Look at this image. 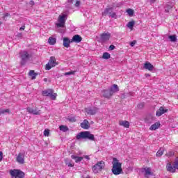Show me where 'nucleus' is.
<instances>
[{
  "instance_id": "f257e3e1",
  "label": "nucleus",
  "mask_w": 178,
  "mask_h": 178,
  "mask_svg": "<svg viewBox=\"0 0 178 178\" xmlns=\"http://www.w3.org/2000/svg\"><path fill=\"white\" fill-rule=\"evenodd\" d=\"M113 168H112V173L115 176L118 175H120L123 173V169L122 168V163H120L119 160L117 158L113 159Z\"/></svg>"
},
{
  "instance_id": "f03ea898",
  "label": "nucleus",
  "mask_w": 178,
  "mask_h": 178,
  "mask_svg": "<svg viewBox=\"0 0 178 178\" xmlns=\"http://www.w3.org/2000/svg\"><path fill=\"white\" fill-rule=\"evenodd\" d=\"M19 58L21 66H24L27 62H30L33 59V55L27 51H22L19 53Z\"/></svg>"
},
{
  "instance_id": "7ed1b4c3",
  "label": "nucleus",
  "mask_w": 178,
  "mask_h": 178,
  "mask_svg": "<svg viewBox=\"0 0 178 178\" xmlns=\"http://www.w3.org/2000/svg\"><path fill=\"white\" fill-rule=\"evenodd\" d=\"M76 140H90V141H95V138L94 134L88 131H81L76 135Z\"/></svg>"
},
{
  "instance_id": "20e7f679",
  "label": "nucleus",
  "mask_w": 178,
  "mask_h": 178,
  "mask_svg": "<svg viewBox=\"0 0 178 178\" xmlns=\"http://www.w3.org/2000/svg\"><path fill=\"white\" fill-rule=\"evenodd\" d=\"M105 169V162L104 161H98L95 165L92 166V170L95 174L102 172Z\"/></svg>"
},
{
  "instance_id": "39448f33",
  "label": "nucleus",
  "mask_w": 178,
  "mask_h": 178,
  "mask_svg": "<svg viewBox=\"0 0 178 178\" xmlns=\"http://www.w3.org/2000/svg\"><path fill=\"white\" fill-rule=\"evenodd\" d=\"M42 95H43V97H49L53 101H55V99H56V97H58V94L54 93V90L52 89L43 90L42 92Z\"/></svg>"
},
{
  "instance_id": "423d86ee",
  "label": "nucleus",
  "mask_w": 178,
  "mask_h": 178,
  "mask_svg": "<svg viewBox=\"0 0 178 178\" xmlns=\"http://www.w3.org/2000/svg\"><path fill=\"white\" fill-rule=\"evenodd\" d=\"M111 17L112 19H118V15L116 13L113 12V8H105L104 11L102 13L103 16H107Z\"/></svg>"
},
{
  "instance_id": "0eeeda50",
  "label": "nucleus",
  "mask_w": 178,
  "mask_h": 178,
  "mask_svg": "<svg viewBox=\"0 0 178 178\" xmlns=\"http://www.w3.org/2000/svg\"><path fill=\"white\" fill-rule=\"evenodd\" d=\"M10 175L15 178H24V172L20 170H10Z\"/></svg>"
},
{
  "instance_id": "6e6552de",
  "label": "nucleus",
  "mask_w": 178,
  "mask_h": 178,
  "mask_svg": "<svg viewBox=\"0 0 178 178\" xmlns=\"http://www.w3.org/2000/svg\"><path fill=\"white\" fill-rule=\"evenodd\" d=\"M109 40H111V33L108 32L103 33L100 34L99 42H101V44H106Z\"/></svg>"
},
{
  "instance_id": "1a4fd4ad",
  "label": "nucleus",
  "mask_w": 178,
  "mask_h": 178,
  "mask_svg": "<svg viewBox=\"0 0 178 178\" xmlns=\"http://www.w3.org/2000/svg\"><path fill=\"white\" fill-rule=\"evenodd\" d=\"M57 65L58 62H56V58L51 56L49 60V63L46 65L45 69L46 70H51L52 67H55V66H57Z\"/></svg>"
},
{
  "instance_id": "9d476101",
  "label": "nucleus",
  "mask_w": 178,
  "mask_h": 178,
  "mask_svg": "<svg viewBox=\"0 0 178 178\" xmlns=\"http://www.w3.org/2000/svg\"><path fill=\"white\" fill-rule=\"evenodd\" d=\"M65 17H66V15H60L58 17V23L56 24V27H58V28L65 27V24L66 23V19H65Z\"/></svg>"
},
{
  "instance_id": "9b49d317",
  "label": "nucleus",
  "mask_w": 178,
  "mask_h": 178,
  "mask_svg": "<svg viewBox=\"0 0 178 178\" xmlns=\"http://www.w3.org/2000/svg\"><path fill=\"white\" fill-rule=\"evenodd\" d=\"M85 111L88 115H95L97 112H98V108L97 107H93V108H85Z\"/></svg>"
},
{
  "instance_id": "f8f14e48",
  "label": "nucleus",
  "mask_w": 178,
  "mask_h": 178,
  "mask_svg": "<svg viewBox=\"0 0 178 178\" xmlns=\"http://www.w3.org/2000/svg\"><path fill=\"white\" fill-rule=\"evenodd\" d=\"M16 161L21 165L24 164V153H19L16 158Z\"/></svg>"
},
{
  "instance_id": "ddd939ff",
  "label": "nucleus",
  "mask_w": 178,
  "mask_h": 178,
  "mask_svg": "<svg viewBox=\"0 0 178 178\" xmlns=\"http://www.w3.org/2000/svg\"><path fill=\"white\" fill-rule=\"evenodd\" d=\"M27 112L29 113H32L33 115H41V110H38L37 108H31L30 107H28L26 108Z\"/></svg>"
},
{
  "instance_id": "4468645a",
  "label": "nucleus",
  "mask_w": 178,
  "mask_h": 178,
  "mask_svg": "<svg viewBox=\"0 0 178 178\" xmlns=\"http://www.w3.org/2000/svg\"><path fill=\"white\" fill-rule=\"evenodd\" d=\"M102 95L104 98H107V99H110V98L113 96L111 90H104L102 91Z\"/></svg>"
},
{
  "instance_id": "2eb2a0df",
  "label": "nucleus",
  "mask_w": 178,
  "mask_h": 178,
  "mask_svg": "<svg viewBox=\"0 0 178 178\" xmlns=\"http://www.w3.org/2000/svg\"><path fill=\"white\" fill-rule=\"evenodd\" d=\"M168 112V109H165L163 106H161L159 110L156 111V116H162L164 113H166Z\"/></svg>"
},
{
  "instance_id": "dca6fc26",
  "label": "nucleus",
  "mask_w": 178,
  "mask_h": 178,
  "mask_svg": "<svg viewBox=\"0 0 178 178\" xmlns=\"http://www.w3.org/2000/svg\"><path fill=\"white\" fill-rule=\"evenodd\" d=\"M110 92H111V95H113V94H115V92H118L119 91V86L116 84L112 85L111 87L109 88Z\"/></svg>"
},
{
  "instance_id": "f3484780",
  "label": "nucleus",
  "mask_w": 178,
  "mask_h": 178,
  "mask_svg": "<svg viewBox=\"0 0 178 178\" xmlns=\"http://www.w3.org/2000/svg\"><path fill=\"white\" fill-rule=\"evenodd\" d=\"M166 169L168 172H170L171 173H175V172H176L177 168L175 167V165H173V164L172 165V163H167Z\"/></svg>"
},
{
  "instance_id": "a211bd4d",
  "label": "nucleus",
  "mask_w": 178,
  "mask_h": 178,
  "mask_svg": "<svg viewBox=\"0 0 178 178\" xmlns=\"http://www.w3.org/2000/svg\"><path fill=\"white\" fill-rule=\"evenodd\" d=\"M83 38H81V36H80V35H75L73 36L71 42H76L77 44H79V42H81Z\"/></svg>"
},
{
  "instance_id": "6ab92c4d",
  "label": "nucleus",
  "mask_w": 178,
  "mask_h": 178,
  "mask_svg": "<svg viewBox=\"0 0 178 178\" xmlns=\"http://www.w3.org/2000/svg\"><path fill=\"white\" fill-rule=\"evenodd\" d=\"M81 127L85 129V130H88L90 129V122L87 120H84L83 122L81 123Z\"/></svg>"
},
{
  "instance_id": "aec40b11",
  "label": "nucleus",
  "mask_w": 178,
  "mask_h": 178,
  "mask_svg": "<svg viewBox=\"0 0 178 178\" xmlns=\"http://www.w3.org/2000/svg\"><path fill=\"white\" fill-rule=\"evenodd\" d=\"M63 41V45L65 48H69L70 47V42H72V41H70V39H68V38H64Z\"/></svg>"
},
{
  "instance_id": "412c9836",
  "label": "nucleus",
  "mask_w": 178,
  "mask_h": 178,
  "mask_svg": "<svg viewBox=\"0 0 178 178\" xmlns=\"http://www.w3.org/2000/svg\"><path fill=\"white\" fill-rule=\"evenodd\" d=\"M144 68L147 70H149V72H152V70H154V65H152L149 62H146L144 64Z\"/></svg>"
},
{
  "instance_id": "4be33fe9",
  "label": "nucleus",
  "mask_w": 178,
  "mask_h": 178,
  "mask_svg": "<svg viewBox=\"0 0 178 178\" xmlns=\"http://www.w3.org/2000/svg\"><path fill=\"white\" fill-rule=\"evenodd\" d=\"M119 124L120 126H123V127H126L127 129H129V127H130V122H129L128 121L120 120Z\"/></svg>"
},
{
  "instance_id": "5701e85b",
  "label": "nucleus",
  "mask_w": 178,
  "mask_h": 178,
  "mask_svg": "<svg viewBox=\"0 0 178 178\" xmlns=\"http://www.w3.org/2000/svg\"><path fill=\"white\" fill-rule=\"evenodd\" d=\"M71 158H72V159H74L76 163H79V162H81L83 161V159H84V157L76 156L74 155H72Z\"/></svg>"
},
{
  "instance_id": "b1692460",
  "label": "nucleus",
  "mask_w": 178,
  "mask_h": 178,
  "mask_svg": "<svg viewBox=\"0 0 178 178\" xmlns=\"http://www.w3.org/2000/svg\"><path fill=\"white\" fill-rule=\"evenodd\" d=\"M29 75L31 77L32 80H35L38 74L35 73L34 70H30L29 72Z\"/></svg>"
},
{
  "instance_id": "393cba45",
  "label": "nucleus",
  "mask_w": 178,
  "mask_h": 178,
  "mask_svg": "<svg viewBox=\"0 0 178 178\" xmlns=\"http://www.w3.org/2000/svg\"><path fill=\"white\" fill-rule=\"evenodd\" d=\"M144 170L145 177H147V176H152V172H151L150 168H144Z\"/></svg>"
},
{
  "instance_id": "a878e982",
  "label": "nucleus",
  "mask_w": 178,
  "mask_h": 178,
  "mask_svg": "<svg viewBox=\"0 0 178 178\" xmlns=\"http://www.w3.org/2000/svg\"><path fill=\"white\" fill-rule=\"evenodd\" d=\"M161 126V123L159 122H156L154 124H152L150 127V130H156L157 129H159V127Z\"/></svg>"
},
{
  "instance_id": "bb28decb",
  "label": "nucleus",
  "mask_w": 178,
  "mask_h": 178,
  "mask_svg": "<svg viewBox=\"0 0 178 178\" xmlns=\"http://www.w3.org/2000/svg\"><path fill=\"white\" fill-rule=\"evenodd\" d=\"M48 42L49 44H50V45H55V44H56V39L52 37H50L48 40Z\"/></svg>"
},
{
  "instance_id": "cd10ccee",
  "label": "nucleus",
  "mask_w": 178,
  "mask_h": 178,
  "mask_svg": "<svg viewBox=\"0 0 178 178\" xmlns=\"http://www.w3.org/2000/svg\"><path fill=\"white\" fill-rule=\"evenodd\" d=\"M135 24L136 22L134 21H131L128 22V24H127V26L128 27V29H130V30H133V28L134 27Z\"/></svg>"
},
{
  "instance_id": "c85d7f7f",
  "label": "nucleus",
  "mask_w": 178,
  "mask_h": 178,
  "mask_svg": "<svg viewBox=\"0 0 178 178\" xmlns=\"http://www.w3.org/2000/svg\"><path fill=\"white\" fill-rule=\"evenodd\" d=\"M59 129H60V131H63V133H66V131H69V127H67L65 125L60 126Z\"/></svg>"
},
{
  "instance_id": "c756f323",
  "label": "nucleus",
  "mask_w": 178,
  "mask_h": 178,
  "mask_svg": "<svg viewBox=\"0 0 178 178\" xmlns=\"http://www.w3.org/2000/svg\"><path fill=\"white\" fill-rule=\"evenodd\" d=\"M164 151L165 149L163 148H160V149H159L156 152V156H162V155H163Z\"/></svg>"
},
{
  "instance_id": "7c9ffc66",
  "label": "nucleus",
  "mask_w": 178,
  "mask_h": 178,
  "mask_svg": "<svg viewBox=\"0 0 178 178\" xmlns=\"http://www.w3.org/2000/svg\"><path fill=\"white\" fill-rule=\"evenodd\" d=\"M103 59H111V54L108 52H105L102 56Z\"/></svg>"
},
{
  "instance_id": "2f4dec72",
  "label": "nucleus",
  "mask_w": 178,
  "mask_h": 178,
  "mask_svg": "<svg viewBox=\"0 0 178 178\" xmlns=\"http://www.w3.org/2000/svg\"><path fill=\"white\" fill-rule=\"evenodd\" d=\"M169 39L172 42H176L177 41V38H176L175 35H170Z\"/></svg>"
},
{
  "instance_id": "473e14b6",
  "label": "nucleus",
  "mask_w": 178,
  "mask_h": 178,
  "mask_svg": "<svg viewBox=\"0 0 178 178\" xmlns=\"http://www.w3.org/2000/svg\"><path fill=\"white\" fill-rule=\"evenodd\" d=\"M146 123H151L152 122V116L149 115L145 119Z\"/></svg>"
},
{
  "instance_id": "72a5a7b5",
  "label": "nucleus",
  "mask_w": 178,
  "mask_h": 178,
  "mask_svg": "<svg viewBox=\"0 0 178 178\" xmlns=\"http://www.w3.org/2000/svg\"><path fill=\"white\" fill-rule=\"evenodd\" d=\"M10 111L9 109L0 110V115H5V113H10Z\"/></svg>"
},
{
  "instance_id": "f704fd0d",
  "label": "nucleus",
  "mask_w": 178,
  "mask_h": 178,
  "mask_svg": "<svg viewBox=\"0 0 178 178\" xmlns=\"http://www.w3.org/2000/svg\"><path fill=\"white\" fill-rule=\"evenodd\" d=\"M173 166L178 170V157H177L172 163Z\"/></svg>"
},
{
  "instance_id": "c9c22d12",
  "label": "nucleus",
  "mask_w": 178,
  "mask_h": 178,
  "mask_svg": "<svg viewBox=\"0 0 178 178\" xmlns=\"http://www.w3.org/2000/svg\"><path fill=\"white\" fill-rule=\"evenodd\" d=\"M127 13H128V15H129V16H133V15H134V10L129 8V9L127 10Z\"/></svg>"
},
{
  "instance_id": "e433bc0d",
  "label": "nucleus",
  "mask_w": 178,
  "mask_h": 178,
  "mask_svg": "<svg viewBox=\"0 0 178 178\" xmlns=\"http://www.w3.org/2000/svg\"><path fill=\"white\" fill-rule=\"evenodd\" d=\"M76 73V71H70V72H65L64 74V76H70L72 74H75Z\"/></svg>"
},
{
  "instance_id": "4c0bfd02",
  "label": "nucleus",
  "mask_w": 178,
  "mask_h": 178,
  "mask_svg": "<svg viewBox=\"0 0 178 178\" xmlns=\"http://www.w3.org/2000/svg\"><path fill=\"white\" fill-rule=\"evenodd\" d=\"M44 136H45V137H49V129H44Z\"/></svg>"
},
{
  "instance_id": "58836bf2",
  "label": "nucleus",
  "mask_w": 178,
  "mask_h": 178,
  "mask_svg": "<svg viewBox=\"0 0 178 178\" xmlns=\"http://www.w3.org/2000/svg\"><path fill=\"white\" fill-rule=\"evenodd\" d=\"M173 155H175V152L173 151H170L165 154V156L168 157L173 156Z\"/></svg>"
},
{
  "instance_id": "ea45409f",
  "label": "nucleus",
  "mask_w": 178,
  "mask_h": 178,
  "mask_svg": "<svg viewBox=\"0 0 178 178\" xmlns=\"http://www.w3.org/2000/svg\"><path fill=\"white\" fill-rule=\"evenodd\" d=\"M69 122H71L72 123H74V122H76V118L74 117H70L68 118Z\"/></svg>"
},
{
  "instance_id": "a19ab883",
  "label": "nucleus",
  "mask_w": 178,
  "mask_h": 178,
  "mask_svg": "<svg viewBox=\"0 0 178 178\" xmlns=\"http://www.w3.org/2000/svg\"><path fill=\"white\" fill-rule=\"evenodd\" d=\"M115 48H116V47H115V45L111 44V45L109 46L108 49H109L110 51H113V49H115Z\"/></svg>"
},
{
  "instance_id": "79ce46f5",
  "label": "nucleus",
  "mask_w": 178,
  "mask_h": 178,
  "mask_svg": "<svg viewBox=\"0 0 178 178\" xmlns=\"http://www.w3.org/2000/svg\"><path fill=\"white\" fill-rule=\"evenodd\" d=\"M3 159V153L0 151V162H2Z\"/></svg>"
},
{
  "instance_id": "37998d69",
  "label": "nucleus",
  "mask_w": 178,
  "mask_h": 178,
  "mask_svg": "<svg viewBox=\"0 0 178 178\" xmlns=\"http://www.w3.org/2000/svg\"><path fill=\"white\" fill-rule=\"evenodd\" d=\"M8 16H10V15L8 13L3 14V20H5V19H6V17H8Z\"/></svg>"
},
{
  "instance_id": "c03bdc74",
  "label": "nucleus",
  "mask_w": 178,
  "mask_h": 178,
  "mask_svg": "<svg viewBox=\"0 0 178 178\" xmlns=\"http://www.w3.org/2000/svg\"><path fill=\"white\" fill-rule=\"evenodd\" d=\"M138 108H139L140 109H141V108H144V103H140L138 105Z\"/></svg>"
},
{
  "instance_id": "a18cd8bd",
  "label": "nucleus",
  "mask_w": 178,
  "mask_h": 178,
  "mask_svg": "<svg viewBox=\"0 0 178 178\" xmlns=\"http://www.w3.org/2000/svg\"><path fill=\"white\" fill-rule=\"evenodd\" d=\"M76 8H79L80 6V1H76L75 3Z\"/></svg>"
},
{
  "instance_id": "49530a36",
  "label": "nucleus",
  "mask_w": 178,
  "mask_h": 178,
  "mask_svg": "<svg viewBox=\"0 0 178 178\" xmlns=\"http://www.w3.org/2000/svg\"><path fill=\"white\" fill-rule=\"evenodd\" d=\"M136 42H137L136 40L132 41L130 43L131 47H134V45H136Z\"/></svg>"
},
{
  "instance_id": "de8ad7c7",
  "label": "nucleus",
  "mask_w": 178,
  "mask_h": 178,
  "mask_svg": "<svg viewBox=\"0 0 178 178\" xmlns=\"http://www.w3.org/2000/svg\"><path fill=\"white\" fill-rule=\"evenodd\" d=\"M150 5H153V3H155L156 2V0H149Z\"/></svg>"
},
{
  "instance_id": "09e8293b",
  "label": "nucleus",
  "mask_w": 178,
  "mask_h": 178,
  "mask_svg": "<svg viewBox=\"0 0 178 178\" xmlns=\"http://www.w3.org/2000/svg\"><path fill=\"white\" fill-rule=\"evenodd\" d=\"M17 37H19V38H22L23 37V34L22 33H17Z\"/></svg>"
},
{
  "instance_id": "8fccbe9b",
  "label": "nucleus",
  "mask_w": 178,
  "mask_h": 178,
  "mask_svg": "<svg viewBox=\"0 0 178 178\" xmlns=\"http://www.w3.org/2000/svg\"><path fill=\"white\" fill-rule=\"evenodd\" d=\"M67 165L70 168H73V166H74V165L72 164V163H69Z\"/></svg>"
},
{
  "instance_id": "3c124183",
  "label": "nucleus",
  "mask_w": 178,
  "mask_h": 178,
  "mask_svg": "<svg viewBox=\"0 0 178 178\" xmlns=\"http://www.w3.org/2000/svg\"><path fill=\"white\" fill-rule=\"evenodd\" d=\"M24 29H26V26H22L21 28H19V30H20V31L24 30Z\"/></svg>"
},
{
  "instance_id": "603ef678",
  "label": "nucleus",
  "mask_w": 178,
  "mask_h": 178,
  "mask_svg": "<svg viewBox=\"0 0 178 178\" xmlns=\"http://www.w3.org/2000/svg\"><path fill=\"white\" fill-rule=\"evenodd\" d=\"M85 159H88V161H90V156H85Z\"/></svg>"
},
{
  "instance_id": "864d4df0",
  "label": "nucleus",
  "mask_w": 178,
  "mask_h": 178,
  "mask_svg": "<svg viewBox=\"0 0 178 178\" xmlns=\"http://www.w3.org/2000/svg\"><path fill=\"white\" fill-rule=\"evenodd\" d=\"M68 3H73V0H67Z\"/></svg>"
},
{
  "instance_id": "5fc2aeb1",
  "label": "nucleus",
  "mask_w": 178,
  "mask_h": 178,
  "mask_svg": "<svg viewBox=\"0 0 178 178\" xmlns=\"http://www.w3.org/2000/svg\"><path fill=\"white\" fill-rule=\"evenodd\" d=\"M44 81H45V83H47V81H48V79L44 78Z\"/></svg>"
},
{
  "instance_id": "6e6d98bb",
  "label": "nucleus",
  "mask_w": 178,
  "mask_h": 178,
  "mask_svg": "<svg viewBox=\"0 0 178 178\" xmlns=\"http://www.w3.org/2000/svg\"><path fill=\"white\" fill-rule=\"evenodd\" d=\"M31 3H32V5H34V1H31Z\"/></svg>"
},
{
  "instance_id": "4d7b16f0",
  "label": "nucleus",
  "mask_w": 178,
  "mask_h": 178,
  "mask_svg": "<svg viewBox=\"0 0 178 178\" xmlns=\"http://www.w3.org/2000/svg\"><path fill=\"white\" fill-rule=\"evenodd\" d=\"M1 24H2V22L0 21V26H1Z\"/></svg>"
},
{
  "instance_id": "13d9d810",
  "label": "nucleus",
  "mask_w": 178,
  "mask_h": 178,
  "mask_svg": "<svg viewBox=\"0 0 178 178\" xmlns=\"http://www.w3.org/2000/svg\"><path fill=\"white\" fill-rule=\"evenodd\" d=\"M146 76H149V74H146Z\"/></svg>"
}]
</instances>
